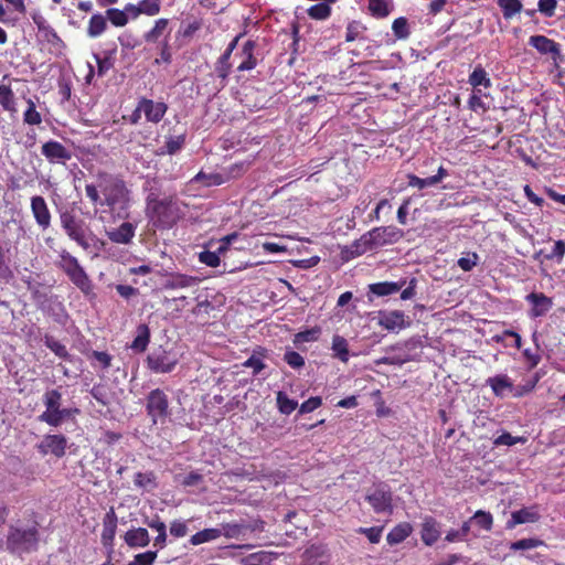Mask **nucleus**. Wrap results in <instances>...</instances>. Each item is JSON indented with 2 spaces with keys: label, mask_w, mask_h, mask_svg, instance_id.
<instances>
[{
  "label": "nucleus",
  "mask_w": 565,
  "mask_h": 565,
  "mask_svg": "<svg viewBox=\"0 0 565 565\" xmlns=\"http://www.w3.org/2000/svg\"><path fill=\"white\" fill-rule=\"evenodd\" d=\"M529 44L534 47L542 55H550L552 60L556 61L561 56V45L545 35H532L529 39Z\"/></svg>",
  "instance_id": "12"
},
{
  "label": "nucleus",
  "mask_w": 565,
  "mask_h": 565,
  "mask_svg": "<svg viewBox=\"0 0 565 565\" xmlns=\"http://www.w3.org/2000/svg\"><path fill=\"white\" fill-rule=\"evenodd\" d=\"M45 411L39 415V420L52 427H58L76 413L77 409L62 407V394L57 390H49L42 397Z\"/></svg>",
  "instance_id": "2"
},
{
  "label": "nucleus",
  "mask_w": 565,
  "mask_h": 565,
  "mask_svg": "<svg viewBox=\"0 0 565 565\" xmlns=\"http://www.w3.org/2000/svg\"><path fill=\"white\" fill-rule=\"evenodd\" d=\"M379 324L387 331H395L396 329H405L406 327L409 326V322L406 321V317L403 311L393 310L380 311Z\"/></svg>",
  "instance_id": "13"
},
{
  "label": "nucleus",
  "mask_w": 565,
  "mask_h": 565,
  "mask_svg": "<svg viewBox=\"0 0 565 565\" xmlns=\"http://www.w3.org/2000/svg\"><path fill=\"white\" fill-rule=\"evenodd\" d=\"M194 180L198 182H202L206 186L212 185H221L228 181V177H226L223 172H211L205 173L203 171H200L195 177Z\"/></svg>",
  "instance_id": "30"
},
{
  "label": "nucleus",
  "mask_w": 565,
  "mask_h": 565,
  "mask_svg": "<svg viewBox=\"0 0 565 565\" xmlns=\"http://www.w3.org/2000/svg\"><path fill=\"white\" fill-rule=\"evenodd\" d=\"M154 535L152 536L153 546L158 548H162L166 544L167 533H166V524L163 522L157 521L149 524ZM151 537L146 529H143V547L149 544Z\"/></svg>",
  "instance_id": "23"
},
{
  "label": "nucleus",
  "mask_w": 565,
  "mask_h": 565,
  "mask_svg": "<svg viewBox=\"0 0 565 565\" xmlns=\"http://www.w3.org/2000/svg\"><path fill=\"white\" fill-rule=\"evenodd\" d=\"M478 259V254L471 253L468 257H460L457 264L463 271H470L477 265Z\"/></svg>",
  "instance_id": "58"
},
{
  "label": "nucleus",
  "mask_w": 565,
  "mask_h": 565,
  "mask_svg": "<svg viewBox=\"0 0 565 565\" xmlns=\"http://www.w3.org/2000/svg\"><path fill=\"white\" fill-rule=\"evenodd\" d=\"M268 350L263 347H257L253 354L243 363L244 367L253 370L254 375H258L265 367L264 359L267 356Z\"/></svg>",
  "instance_id": "28"
},
{
  "label": "nucleus",
  "mask_w": 565,
  "mask_h": 565,
  "mask_svg": "<svg viewBox=\"0 0 565 565\" xmlns=\"http://www.w3.org/2000/svg\"><path fill=\"white\" fill-rule=\"evenodd\" d=\"M257 44L254 40H247L241 50L242 62L237 66L238 72L252 71L257 66V58L254 55Z\"/></svg>",
  "instance_id": "18"
},
{
  "label": "nucleus",
  "mask_w": 565,
  "mask_h": 565,
  "mask_svg": "<svg viewBox=\"0 0 565 565\" xmlns=\"http://www.w3.org/2000/svg\"><path fill=\"white\" fill-rule=\"evenodd\" d=\"M117 527V518L115 512L110 510L105 514L103 520V532H102V542L105 547L108 550L113 548V541L116 534Z\"/></svg>",
  "instance_id": "21"
},
{
  "label": "nucleus",
  "mask_w": 565,
  "mask_h": 565,
  "mask_svg": "<svg viewBox=\"0 0 565 565\" xmlns=\"http://www.w3.org/2000/svg\"><path fill=\"white\" fill-rule=\"evenodd\" d=\"M147 360L150 369L162 373L170 372L177 364L174 355L162 350H158L148 355Z\"/></svg>",
  "instance_id": "15"
},
{
  "label": "nucleus",
  "mask_w": 565,
  "mask_h": 565,
  "mask_svg": "<svg viewBox=\"0 0 565 565\" xmlns=\"http://www.w3.org/2000/svg\"><path fill=\"white\" fill-rule=\"evenodd\" d=\"M544 542L536 537L522 539L510 544L511 551H526L543 546Z\"/></svg>",
  "instance_id": "45"
},
{
  "label": "nucleus",
  "mask_w": 565,
  "mask_h": 565,
  "mask_svg": "<svg viewBox=\"0 0 565 565\" xmlns=\"http://www.w3.org/2000/svg\"><path fill=\"white\" fill-rule=\"evenodd\" d=\"M67 440L63 435H46L38 445V450L42 455L52 454L56 457H63L66 451Z\"/></svg>",
  "instance_id": "11"
},
{
  "label": "nucleus",
  "mask_w": 565,
  "mask_h": 565,
  "mask_svg": "<svg viewBox=\"0 0 565 565\" xmlns=\"http://www.w3.org/2000/svg\"><path fill=\"white\" fill-rule=\"evenodd\" d=\"M276 402L278 411L284 415H290L298 407V402L289 398L282 391L277 392Z\"/></svg>",
  "instance_id": "35"
},
{
  "label": "nucleus",
  "mask_w": 565,
  "mask_h": 565,
  "mask_svg": "<svg viewBox=\"0 0 565 565\" xmlns=\"http://www.w3.org/2000/svg\"><path fill=\"white\" fill-rule=\"evenodd\" d=\"M440 524L433 516H425L420 529V539L427 546L434 545L440 537Z\"/></svg>",
  "instance_id": "16"
},
{
  "label": "nucleus",
  "mask_w": 565,
  "mask_h": 565,
  "mask_svg": "<svg viewBox=\"0 0 565 565\" xmlns=\"http://www.w3.org/2000/svg\"><path fill=\"white\" fill-rule=\"evenodd\" d=\"M308 15L315 20H326L331 15L329 2H320L308 9Z\"/></svg>",
  "instance_id": "43"
},
{
  "label": "nucleus",
  "mask_w": 565,
  "mask_h": 565,
  "mask_svg": "<svg viewBox=\"0 0 565 565\" xmlns=\"http://www.w3.org/2000/svg\"><path fill=\"white\" fill-rule=\"evenodd\" d=\"M332 351L333 355L341 362L347 363L349 361V345L343 337L337 334L332 338Z\"/></svg>",
  "instance_id": "32"
},
{
  "label": "nucleus",
  "mask_w": 565,
  "mask_h": 565,
  "mask_svg": "<svg viewBox=\"0 0 565 565\" xmlns=\"http://www.w3.org/2000/svg\"><path fill=\"white\" fill-rule=\"evenodd\" d=\"M167 110L168 105L164 102H154L143 98V115L148 121L158 124L161 121Z\"/></svg>",
  "instance_id": "19"
},
{
  "label": "nucleus",
  "mask_w": 565,
  "mask_h": 565,
  "mask_svg": "<svg viewBox=\"0 0 565 565\" xmlns=\"http://www.w3.org/2000/svg\"><path fill=\"white\" fill-rule=\"evenodd\" d=\"M404 237V231L394 226H379L364 233L351 245L353 257L361 256L367 252L399 242Z\"/></svg>",
  "instance_id": "1"
},
{
  "label": "nucleus",
  "mask_w": 565,
  "mask_h": 565,
  "mask_svg": "<svg viewBox=\"0 0 565 565\" xmlns=\"http://www.w3.org/2000/svg\"><path fill=\"white\" fill-rule=\"evenodd\" d=\"M0 105L8 111H15L14 94L7 85H0Z\"/></svg>",
  "instance_id": "44"
},
{
  "label": "nucleus",
  "mask_w": 565,
  "mask_h": 565,
  "mask_svg": "<svg viewBox=\"0 0 565 565\" xmlns=\"http://www.w3.org/2000/svg\"><path fill=\"white\" fill-rule=\"evenodd\" d=\"M249 168V163L239 161L225 168L223 173L228 177V181L242 177Z\"/></svg>",
  "instance_id": "46"
},
{
  "label": "nucleus",
  "mask_w": 565,
  "mask_h": 565,
  "mask_svg": "<svg viewBox=\"0 0 565 565\" xmlns=\"http://www.w3.org/2000/svg\"><path fill=\"white\" fill-rule=\"evenodd\" d=\"M407 185L409 188H416L418 190H423L427 186H433L434 183L431 180L430 177H427V178H419L418 175L416 174H413V173H408L407 174Z\"/></svg>",
  "instance_id": "51"
},
{
  "label": "nucleus",
  "mask_w": 565,
  "mask_h": 565,
  "mask_svg": "<svg viewBox=\"0 0 565 565\" xmlns=\"http://www.w3.org/2000/svg\"><path fill=\"white\" fill-rule=\"evenodd\" d=\"M406 284L405 279L399 281H381L369 285V291L377 297L393 295L399 291Z\"/></svg>",
  "instance_id": "22"
},
{
  "label": "nucleus",
  "mask_w": 565,
  "mask_h": 565,
  "mask_svg": "<svg viewBox=\"0 0 565 565\" xmlns=\"http://www.w3.org/2000/svg\"><path fill=\"white\" fill-rule=\"evenodd\" d=\"M392 30L397 40H406L411 35L408 21L404 17H399L393 21Z\"/></svg>",
  "instance_id": "42"
},
{
  "label": "nucleus",
  "mask_w": 565,
  "mask_h": 565,
  "mask_svg": "<svg viewBox=\"0 0 565 565\" xmlns=\"http://www.w3.org/2000/svg\"><path fill=\"white\" fill-rule=\"evenodd\" d=\"M470 521L475 522L477 526L484 531H491L493 526V516L490 512L478 510L470 518Z\"/></svg>",
  "instance_id": "39"
},
{
  "label": "nucleus",
  "mask_w": 565,
  "mask_h": 565,
  "mask_svg": "<svg viewBox=\"0 0 565 565\" xmlns=\"http://www.w3.org/2000/svg\"><path fill=\"white\" fill-rule=\"evenodd\" d=\"M60 222L70 238H78L81 233L86 232L85 222L78 218L73 210H62L60 212Z\"/></svg>",
  "instance_id": "9"
},
{
  "label": "nucleus",
  "mask_w": 565,
  "mask_h": 565,
  "mask_svg": "<svg viewBox=\"0 0 565 565\" xmlns=\"http://www.w3.org/2000/svg\"><path fill=\"white\" fill-rule=\"evenodd\" d=\"M184 145V136H178L175 138H170L167 142H166V148H167V151L170 153V154H173L175 153L178 150H180L182 148V146Z\"/></svg>",
  "instance_id": "64"
},
{
  "label": "nucleus",
  "mask_w": 565,
  "mask_h": 565,
  "mask_svg": "<svg viewBox=\"0 0 565 565\" xmlns=\"http://www.w3.org/2000/svg\"><path fill=\"white\" fill-rule=\"evenodd\" d=\"M366 28L360 21H351L347 25L345 41L353 42L364 32Z\"/></svg>",
  "instance_id": "48"
},
{
  "label": "nucleus",
  "mask_w": 565,
  "mask_h": 565,
  "mask_svg": "<svg viewBox=\"0 0 565 565\" xmlns=\"http://www.w3.org/2000/svg\"><path fill=\"white\" fill-rule=\"evenodd\" d=\"M556 7L557 0H539L537 2V11H540L546 18H552L555 15Z\"/></svg>",
  "instance_id": "54"
},
{
  "label": "nucleus",
  "mask_w": 565,
  "mask_h": 565,
  "mask_svg": "<svg viewBox=\"0 0 565 565\" xmlns=\"http://www.w3.org/2000/svg\"><path fill=\"white\" fill-rule=\"evenodd\" d=\"M468 83L473 87L477 93H481L480 87L490 88L492 85L491 78L482 65H477L470 73Z\"/></svg>",
  "instance_id": "24"
},
{
  "label": "nucleus",
  "mask_w": 565,
  "mask_h": 565,
  "mask_svg": "<svg viewBox=\"0 0 565 565\" xmlns=\"http://www.w3.org/2000/svg\"><path fill=\"white\" fill-rule=\"evenodd\" d=\"M98 186L104 195V205L114 206L125 199L124 184L113 178H100Z\"/></svg>",
  "instance_id": "8"
},
{
  "label": "nucleus",
  "mask_w": 565,
  "mask_h": 565,
  "mask_svg": "<svg viewBox=\"0 0 565 565\" xmlns=\"http://www.w3.org/2000/svg\"><path fill=\"white\" fill-rule=\"evenodd\" d=\"M26 104L28 108L23 115L24 122L29 125H40L42 122V117L36 110L34 102L32 99H28Z\"/></svg>",
  "instance_id": "47"
},
{
  "label": "nucleus",
  "mask_w": 565,
  "mask_h": 565,
  "mask_svg": "<svg viewBox=\"0 0 565 565\" xmlns=\"http://www.w3.org/2000/svg\"><path fill=\"white\" fill-rule=\"evenodd\" d=\"M106 26L107 22L105 17L102 14H94L89 20L87 33L90 38H97L105 31Z\"/></svg>",
  "instance_id": "40"
},
{
  "label": "nucleus",
  "mask_w": 565,
  "mask_h": 565,
  "mask_svg": "<svg viewBox=\"0 0 565 565\" xmlns=\"http://www.w3.org/2000/svg\"><path fill=\"white\" fill-rule=\"evenodd\" d=\"M38 530L34 526L19 527L11 525L7 536V548L13 554L34 551L38 546Z\"/></svg>",
  "instance_id": "3"
},
{
  "label": "nucleus",
  "mask_w": 565,
  "mask_h": 565,
  "mask_svg": "<svg viewBox=\"0 0 565 565\" xmlns=\"http://www.w3.org/2000/svg\"><path fill=\"white\" fill-rule=\"evenodd\" d=\"M232 54L230 52H223V54L218 57L215 64V72L217 77L222 81H226L232 68V64L230 62Z\"/></svg>",
  "instance_id": "36"
},
{
  "label": "nucleus",
  "mask_w": 565,
  "mask_h": 565,
  "mask_svg": "<svg viewBox=\"0 0 565 565\" xmlns=\"http://www.w3.org/2000/svg\"><path fill=\"white\" fill-rule=\"evenodd\" d=\"M321 404H322L321 397H319V396L310 397L300 405L299 413L300 414L311 413L315 409H317L318 407H320Z\"/></svg>",
  "instance_id": "57"
},
{
  "label": "nucleus",
  "mask_w": 565,
  "mask_h": 565,
  "mask_svg": "<svg viewBox=\"0 0 565 565\" xmlns=\"http://www.w3.org/2000/svg\"><path fill=\"white\" fill-rule=\"evenodd\" d=\"M565 256V242L559 239L556 241L552 250L544 255L546 260L557 259L561 262Z\"/></svg>",
  "instance_id": "52"
},
{
  "label": "nucleus",
  "mask_w": 565,
  "mask_h": 565,
  "mask_svg": "<svg viewBox=\"0 0 565 565\" xmlns=\"http://www.w3.org/2000/svg\"><path fill=\"white\" fill-rule=\"evenodd\" d=\"M170 533L174 537H183L188 533V526L184 522L173 521L170 524Z\"/></svg>",
  "instance_id": "63"
},
{
  "label": "nucleus",
  "mask_w": 565,
  "mask_h": 565,
  "mask_svg": "<svg viewBox=\"0 0 565 565\" xmlns=\"http://www.w3.org/2000/svg\"><path fill=\"white\" fill-rule=\"evenodd\" d=\"M169 20L166 18L158 19L153 26L143 34L147 42H158L163 35L169 34Z\"/></svg>",
  "instance_id": "29"
},
{
  "label": "nucleus",
  "mask_w": 565,
  "mask_h": 565,
  "mask_svg": "<svg viewBox=\"0 0 565 565\" xmlns=\"http://www.w3.org/2000/svg\"><path fill=\"white\" fill-rule=\"evenodd\" d=\"M42 154L51 163H65L72 158L71 151L55 140H50L42 146Z\"/></svg>",
  "instance_id": "14"
},
{
  "label": "nucleus",
  "mask_w": 565,
  "mask_h": 565,
  "mask_svg": "<svg viewBox=\"0 0 565 565\" xmlns=\"http://www.w3.org/2000/svg\"><path fill=\"white\" fill-rule=\"evenodd\" d=\"M147 412L152 424H164L169 417V401L167 394L161 390H153L147 398Z\"/></svg>",
  "instance_id": "6"
},
{
  "label": "nucleus",
  "mask_w": 565,
  "mask_h": 565,
  "mask_svg": "<svg viewBox=\"0 0 565 565\" xmlns=\"http://www.w3.org/2000/svg\"><path fill=\"white\" fill-rule=\"evenodd\" d=\"M218 252L215 253V252H202L200 254V260L210 266V267H217L220 265V256H218Z\"/></svg>",
  "instance_id": "59"
},
{
  "label": "nucleus",
  "mask_w": 565,
  "mask_h": 565,
  "mask_svg": "<svg viewBox=\"0 0 565 565\" xmlns=\"http://www.w3.org/2000/svg\"><path fill=\"white\" fill-rule=\"evenodd\" d=\"M106 15L116 26H124L128 22L126 13L118 9H108L106 11Z\"/></svg>",
  "instance_id": "55"
},
{
  "label": "nucleus",
  "mask_w": 565,
  "mask_h": 565,
  "mask_svg": "<svg viewBox=\"0 0 565 565\" xmlns=\"http://www.w3.org/2000/svg\"><path fill=\"white\" fill-rule=\"evenodd\" d=\"M321 335V328L316 326L311 329H307L305 331H300L295 334L294 343L296 345L306 343V342H315L318 341Z\"/></svg>",
  "instance_id": "38"
},
{
  "label": "nucleus",
  "mask_w": 565,
  "mask_h": 565,
  "mask_svg": "<svg viewBox=\"0 0 565 565\" xmlns=\"http://www.w3.org/2000/svg\"><path fill=\"white\" fill-rule=\"evenodd\" d=\"M540 519V514L531 509L523 508L512 512L511 520L508 521L507 527L513 529L518 524L534 523Z\"/></svg>",
  "instance_id": "26"
},
{
  "label": "nucleus",
  "mask_w": 565,
  "mask_h": 565,
  "mask_svg": "<svg viewBox=\"0 0 565 565\" xmlns=\"http://www.w3.org/2000/svg\"><path fill=\"white\" fill-rule=\"evenodd\" d=\"M222 535V531L220 529H204L202 531L196 532L190 539V543L192 545H200L206 542L214 541Z\"/></svg>",
  "instance_id": "33"
},
{
  "label": "nucleus",
  "mask_w": 565,
  "mask_h": 565,
  "mask_svg": "<svg viewBox=\"0 0 565 565\" xmlns=\"http://www.w3.org/2000/svg\"><path fill=\"white\" fill-rule=\"evenodd\" d=\"M412 533V524L408 522H401L388 532L386 541L390 545H397L404 542Z\"/></svg>",
  "instance_id": "27"
},
{
  "label": "nucleus",
  "mask_w": 565,
  "mask_h": 565,
  "mask_svg": "<svg viewBox=\"0 0 565 565\" xmlns=\"http://www.w3.org/2000/svg\"><path fill=\"white\" fill-rule=\"evenodd\" d=\"M31 210L38 225L46 230L51 225V213L45 200L39 195L33 196L31 199Z\"/></svg>",
  "instance_id": "17"
},
{
  "label": "nucleus",
  "mask_w": 565,
  "mask_h": 565,
  "mask_svg": "<svg viewBox=\"0 0 565 565\" xmlns=\"http://www.w3.org/2000/svg\"><path fill=\"white\" fill-rule=\"evenodd\" d=\"M284 361L292 369H299L305 365V359L296 351H286Z\"/></svg>",
  "instance_id": "53"
},
{
  "label": "nucleus",
  "mask_w": 565,
  "mask_h": 565,
  "mask_svg": "<svg viewBox=\"0 0 565 565\" xmlns=\"http://www.w3.org/2000/svg\"><path fill=\"white\" fill-rule=\"evenodd\" d=\"M383 526L359 527L358 533L364 534L372 544H377L381 541Z\"/></svg>",
  "instance_id": "49"
},
{
  "label": "nucleus",
  "mask_w": 565,
  "mask_h": 565,
  "mask_svg": "<svg viewBox=\"0 0 565 565\" xmlns=\"http://www.w3.org/2000/svg\"><path fill=\"white\" fill-rule=\"evenodd\" d=\"M113 242L126 244L134 236L132 226L129 223H122L117 230L108 233Z\"/></svg>",
  "instance_id": "34"
},
{
  "label": "nucleus",
  "mask_w": 565,
  "mask_h": 565,
  "mask_svg": "<svg viewBox=\"0 0 565 565\" xmlns=\"http://www.w3.org/2000/svg\"><path fill=\"white\" fill-rule=\"evenodd\" d=\"M497 3L501 9L503 18L505 20L512 19L523 9V4L520 0H497Z\"/></svg>",
  "instance_id": "31"
},
{
  "label": "nucleus",
  "mask_w": 565,
  "mask_h": 565,
  "mask_svg": "<svg viewBox=\"0 0 565 565\" xmlns=\"http://www.w3.org/2000/svg\"><path fill=\"white\" fill-rule=\"evenodd\" d=\"M365 500L377 514H392L393 512V492L391 487L385 482H379L374 484L373 489L367 492Z\"/></svg>",
  "instance_id": "5"
},
{
  "label": "nucleus",
  "mask_w": 565,
  "mask_h": 565,
  "mask_svg": "<svg viewBox=\"0 0 565 565\" xmlns=\"http://www.w3.org/2000/svg\"><path fill=\"white\" fill-rule=\"evenodd\" d=\"M61 262L62 268L73 284H75L81 290L87 292L90 289V281L83 267L78 264V260L68 252L63 250L61 254Z\"/></svg>",
  "instance_id": "7"
},
{
  "label": "nucleus",
  "mask_w": 565,
  "mask_h": 565,
  "mask_svg": "<svg viewBox=\"0 0 565 565\" xmlns=\"http://www.w3.org/2000/svg\"><path fill=\"white\" fill-rule=\"evenodd\" d=\"M98 188L99 186L95 184H86L85 192L94 204L104 205L103 199L100 198L98 192Z\"/></svg>",
  "instance_id": "62"
},
{
  "label": "nucleus",
  "mask_w": 565,
  "mask_h": 565,
  "mask_svg": "<svg viewBox=\"0 0 565 565\" xmlns=\"http://www.w3.org/2000/svg\"><path fill=\"white\" fill-rule=\"evenodd\" d=\"M199 279L193 276L182 275V274H175L170 275L164 280L162 287L163 289H182L188 288L196 285Z\"/></svg>",
  "instance_id": "25"
},
{
  "label": "nucleus",
  "mask_w": 565,
  "mask_h": 565,
  "mask_svg": "<svg viewBox=\"0 0 565 565\" xmlns=\"http://www.w3.org/2000/svg\"><path fill=\"white\" fill-rule=\"evenodd\" d=\"M44 343L57 356L63 358V359L67 358L68 352L66 350V347L64 344H62L60 341L55 340L53 337L46 335Z\"/></svg>",
  "instance_id": "50"
},
{
  "label": "nucleus",
  "mask_w": 565,
  "mask_h": 565,
  "mask_svg": "<svg viewBox=\"0 0 565 565\" xmlns=\"http://www.w3.org/2000/svg\"><path fill=\"white\" fill-rule=\"evenodd\" d=\"M222 534L227 539H237L244 535L249 529V526L242 523H224L222 524Z\"/></svg>",
  "instance_id": "37"
},
{
  "label": "nucleus",
  "mask_w": 565,
  "mask_h": 565,
  "mask_svg": "<svg viewBox=\"0 0 565 565\" xmlns=\"http://www.w3.org/2000/svg\"><path fill=\"white\" fill-rule=\"evenodd\" d=\"M486 384L490 386L492 393L497 397H503L507 392H512L514 388L513 382L507 374H498L489 377L487 379Z\"/></svg>",
  "instance_id": "20"
},
{
  "label": "nucleus",
  "mask_w": 565,
  "mask_h": 565,
  "mask_svg": "<svg viewBox=\"0 0 565 565\" xmlns=\"http://www.w3.org/2000/svg\"><path fill=\"white\" fill-rule=\"evenodd\" d=\"M125 541L131 547L141 545V530L138 529L128 531L125 534Z\"/></svg>",
  "instance_id": "61"
},
{
  "label": "nucleus",
  "mask_w": 565,
  "mask_h": 565,
  "mask_svg": "<svg viewBox=\"0 0 565 565\" xmlns=\"http://www.w3.org/2000/svg\"><path fill=\"white\" fill-rule=\"evenodd\" d=\"M518 443H525V438L523 437H514L510 433H503L498 436L493 444L495 446H513Z\"/></svg>",
  "instance_id": "56"
},
{
  "label": "nucleus",
  "mask_w": 565,
  "mask_h": 565,
  "mask_svg": "<svg viewBox=\"0 0 565 565\" xmlns=\"http://www.w3.org/2000/svg\"><path fill=\"white\" fill-rule=\"evenodd\" d=\"M161 0H143V14L153 17L160 12Z\"/></svg>",
  "instance_id": "60"
},
{
  "label": "nucleus",
  "mask_w": 565,
  "mask_h": 565,
  "mask_svg": "<svg viewBox=\"0 0 565 565\" xmlns=\"http://www.w3.org/2000/svg\"><path fill=\"white\" fill-rule=\"evenodd\" d=\"M525 300L531 305L529 316L533 319L545 316L553 307V299L543 292H530Z\"/></svg>",
  "instance_id": "10"
},
{
  "label": "nucleus",
  "mask_w": 565,
  "mask_h": 565,
  "mask_svg": "<svg viewBox=\"0 0 565 565\" xmlns=\"http://www.w3.org/2000/svg\"><path fill=\"white\" fill-rule=\"evenodd\" d=\"M147 214L154 224H170L173 222V202L170 196L158 199L154 193L147 196Z\"/></svg>",
  "instance_id": "4"
},
{
  "label": "nucleus",
  "mask_w": 565,
  "mask_h": 565,
  "mask_svg": "<svg viewBox=\"0 0 565 565\" xmlns=\"http://www.w3.org/2000/svg\"><path fill=\"white\" fill-rule=\"evenodd\" d=\"M369 11L375 18H385L390 14V1L388 0H369Z\"/></svg>",
  "instance_id": "41"
}]
</instances>
